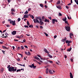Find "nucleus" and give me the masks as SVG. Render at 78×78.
Segmentation results:
<instances>
[{
	"label": "nucleus",
	"mask_w": 78,
	"mask_h": 78,
	"mask_svg": "<svg viewBox=\"0 0 78 78\" xmlns=\"http://www.w3.org/2000/svg\"><path fill=\"white\" fill-rule=\"evenodd\" d=\"M54 20V21L55 22H58V20H56L55 19H53Z\"/></svg>",
	"instance_id": "48"
},
{
	"label": "nucleus",
	"mask_w": 78,
	"mask_h": 78,
	"mask_svg": "<svg viewBox=\"0 0 78 78\" xmlns=\"http://www.w3.org/2000/svg\"><path fill=\"white\" fill-rule=\"evenodd\" d=\"M16 31H13L12 32V35H15V34H16Z\"/></svg>",
	"instance_id": "8"
},
{
	"label": "nucleus",
	"mask_w": 78,
	"mask_h": 78,
	"mask_svg": "<svg viewBox=\"0 0 78 78\" xmlns=\"http://www.w3.org/2000/svg\"><path fill=\"white\" fill-rule=\"evenodd\" d=\"M29 27L30 28H33V25H30L29 26Z\"/></svg>",
	"instance_id": "38"
},
{
	"label": "nucleus",
	"mask_w": 78,
	"mask_h": 78,
	"mask_svg": "<svg viewBox=\"0 0 78 78\" xmlns=\"http://www.w3.org/2000/svg\"><path fill=\"white\" fill-rule=\"evenodd\" d=\"M65 21V23H67V21Z\"/></svg>",
	"instance_id": "64"
},
{
	"label": "nucleus",
	"mask_w": 78,
	"mask_h": 78,
	"mask_svg": "<svg viewBox=\"0 0 78 78\" xmlns=\"http://www.w3.org/2000/svg\"><path fill=\"white\" fill-rule=\"evenodd\" d=\"M40 6L41 7V8H44V5L42 4H40Z\"/></svg>",
	"instance_id": "28"
},
{
	"label": "nucleus",
	"mask_w": 78,
	"mask_h": 78,
	"mask_svg": "<svg viewBox=\"0 0 78 78\" xmlns=\"http://www.w3.org/2000/svg\"><path fill=\"white\" fill-rule=\"evenodd\" d=\"M31 8H29L28 9V11H31Z\"/></svg>",
	"instance_id": "45"
},
{
	"label": "nucleus",
	"mask_w": 78,
	"mask_h": 78,
	"mask_svg": "<svg viewBox=\"0 0 78 78\" xmlns=\"http://www.w3.org/2000/svg\"><path fill=\"white\" fill-rule=\"evenodd\" d=\"M56 37H57V36H56V35L54 36V39H56Z\"/></svg>",
	"instance_id": "53"
},
{
	"label": "nucleus",
	"mask_w": 78,
	"mask_h": 78,
	"mask_svg": "<svg viewBox=\"0 0 78 78\" xmlns=\"http://www.w3.org/2000/svg\"><path fill=\"white\" fill-rule=\"evenodd\" d=\"M3 7L5 8L6 7V4H3Z\"/></svg>",
	"instance_id": "42"
},
{
	"label": "nucleus",
	"mask_w": 78,
	"mask_h": 78,
	"mask_svg": "<svg viewBox=\"0 0 78 78\" xmlns=\"http://www.w3.org/2000/svg\"><path fill=\"white\" fill-rule=\"evenodd\" d=\"M25 54H26V55H28L29 56L31 55V54L30 53V52L29 51H25Z\"/></svg>",
	"instance_id": "6"
},
{
	"label": "nucleus",
	"mask_w": 78,
	"mask_h": 78,
	"mask_svg": "<svg viewBox=\"0 0 78 78\" xmlns=\"http://www.w3.org/2000/svg\"><path fill=\"white\" fill-rule=\"evenodd\" d=\"M20 49V47H18L17 48V50H19Z\"/></svg>",
	"instance_id": "57"
},
{
	"label": "nucleus",
	"mask_w": 78,
	"mask_h": 78,
	"mask_svg": "<svg viewBox=\"0 0 78 78\" xmlns=\"http://www.w3.org/2000/svg\"><path fill=\"white\" fill-rule=\"evenodd\" d=\"M12 20H11V19H9V20H8V22H10V21H11Z\"/></svg>",
	"instance_id": "60"
},
{
	"label": "nucleus",
	"mask_w": 78,
	"mask_h": 78,
	"mask_svg": "<svg viewBox=\"0 0 78 78\" xmlns=\"http://www.w3.org/2000/svg\"><path fill=\"white\" fill-rule=\"evenodd\" d=\"M14 12H12L11 14L12 15H14Z\"/></svg>",
	"instance_id": "50"
},
{
	"label": "nucleus",
	"mask_w": 78,
	"mask_h": 78,
	"mask_svg": "<svg viewBox=\"0 0 78 78\" xmlns=\"http://www.w3.org/2000/svg\"><path fill=\"white\" fill-rule=\"evenodd\" d=\"M20 69H19L17 70L16 72H20Z\"/></svg>",
	"instance_id": "49"
},
{
	"label": "nucleus",
	"mask_w": 78,
	"mask_h": 78,
	"mask_svg": "<svg viewBox=\"0 0 78 78\" xmlns=\"http://www.w3.org/2000/svg\"><path fill=\"white\" fill-rule=\"evenodd\" d=\"M41 60H46V58H41Z\"/></svg>",
	"instance_id": "34"
},
{
	"label": "nucleus",
	"mask_w": 78,
	"mask_h": 78,
	"mask_svg": "<svg viewBox=\"0 0 78 78\" xmlns=\"http://www.w3.org/2000/svg\"><path fill=\"white\" fill-rule=\"evenodd\" d=\"M20 18H19L17 19L18 22H20Z\"/></svg>",
	"instance_id": "39"
},
{
	"label": "nucleus",
	"mask_w": 78,
	"mask_h": 78,
	"mask_svg": "<svg viewBox=\"0 0 78 78\" xmlns=\"http://www.w3.org/2000/svg\"><path fill=\"white\" fill-rule=\"evenodd\" d=\"M70 78H73V75H72V73L71 72L70 73Z\"/></svg>",
	"instance_id": "17"
},
{
	"label": "nucleus",
	"mask_w": 78,
	"mask_h": 78,
	"mask_svg": "<svg viewBox=\"0 0 78 78\" xmlns=\"http://www.w3.org/2000/svg\"><path fill=\"white\" fill-rule=\"evenodd\" d=\"M66 41V37H65V39L62 40V41L63 42H65V41Z\"/></svg>",
	"instance_id": "27"
},
{
	"label": "nucleus",
	"mask_w": 78,
	"mask_h": 78,
	"mask_svg": "<svg viewBox=\"0 0 78 78\" xmlns=\"http://www.w3.org/2000/svg\"><path fill=\"white\" fill-rule=\"evenodd\" d=\"M24 47L26 48H28V47L27 45H24Z\"/></svg>",
	"instance_id": "56"
},
{
	"label": "nucleus",
	"mask_w": 78,
	"mask_h": 78,
	"mask_svg": "<svg viewBox=\"0 0 78 78\" xmlns=\"http://www.w3.org/2000/svg\"><path fill=\"white\" fill-rule=\"evenodd\" d=\"M29 66L31 67V68H33V69H36V66H34V64H33Z\"/></svg>",
	"instance_id": "3"
},
{
	"label": "nucleus",
	"mask_w": 78,
	"mask_h": 78,
	"mask_svg": "<svg viewBox=\"0 0 78 78\" xmlns=\"http://www.w3.org/2000/svg\"><path fill=\"white\" fill-rule=\"evenodd\" d=\"M65 27L66 28V29L68 31H70V27L68 26H66Z\"/></svg>",
	"instance_id": "4"
},
{
	"label": "nucleus",
	"mask_w": 78,
	"mask_h": 78,
	"mask_svg": "<svg viewBox=\"0 0 78 78\" xmlns=\"http://www.w3.org/2000/svg\"><path fill=\"white\" fill-rule=\"evenodd\" d=\"M28 13V11L26 10V12H24V14H27Z\"/></svg>",
	"instance_id": "32"
},
{
	"label": "nucleus",
	"mask_w": 78,
	"mask_h": 78,
	"mask_svg": "<svg viewBox=\"0 0 78 78\" xmlns=\"http://www.w3.org/2000/svg\"><path fill=\"white\" fill-rule=\"evenodd\" d=\"M66 8H67V9H69V7L68 6H66Z\"/></svg>",
	"instance_id": "63"
},
{
	"label": "nucleus",
	"mask_w": 78,
	"mask_h": 78,
	"mask_svg": "<svg viewBox=\"0 0 78 78\" xmlns=\"http://www.w3.org/2000/svg\"><path fill=\"white\" fill-rule=\"evenodd\" d=\"M8 0V3H10L11 2V0Z\"/></svg>",
	"instance_id": "61"
},
{
	"label": "nucleus",
	"mask_w": 78,
	"mask_h": 78,
	"mask_svg": "<svg viewBox=\"0 0 78 78\" xmlns=\"http://www.w3.org/2000/svg\"><path fill=\"white\" fill-rule=\"evenodd\" d=\"M11 12H15V9H12L11 10Z\"/></svg>",
	"instance_id": "23"
},
{
	"label": "nucleus",
	"mask_w": 78,
	"mask_h": 78,
	"mask_svg": "<svg viewBox=\"0 0 78 78\" xmlns=\"http://www.w3.org/2000/svg\"><path fill=\"white\" fill-rule=\"evenodd\" d=\"M29 16H30V17H31V18H32V19H34V16H33L32 15H31L30 14L29 15Z\"/></svg>",
	"instance_id": "15"
},
{
	"label": "nucleus",
	"mask_w": 78,
	"mask_h": 78,
	"mask_svg": "<svg viewBox=\"0 0 78 78\" xmlns=\"http://www.w3.org/2000/svg\"><path fill=\"white\" fill-rule=\"evenodd\" d=\"M71 50H72V48H70L68 49H67V51H71Z\"/></svg>",
	"instance_id": "21"
},
{
	"label": "nucleus",
	"mask_w": 78,
	"mask_h": 78,
	"mask_svg": "<svg viewBox=\"0 0 78 78\" xmlns=\"http://www.w3.org/2000/svg\"><path fill=\"white\" fill-rule=\"evenodd\" d=\"M56 7H57V8H58L59 9H62V7H61V6L60 5H59L58 6H56Z\"/></svg>",
	"instance_id": "13"
},
{
	"label": "nucleus",
	"mask_w": 78,
	"mask_h": 78,
	"mask_svg": "<svg viewBox=\"0 0 78 78\" xmlns=\"http://www.w3.org/2000/svg\"><path fill=\"white\" fill-rule=\"evenodd\" d=\"M33 21L35 23H39V21L37 19H34Z\"/></svg>",
	"instance_id": "2"
},
{
	"label": "nucleus",
	"mask_w": 78,
	"mask_h": 78,
	"mask_svg": "<svg viewBox=\"0 0 78 78\" xmlns=\"http://www.w3.org/2000/svg\"><path fill=\"white\" fill-rule=\"evenodd\" d=\"M35 59H37V60H39V61H41L40 58H39L38 57H37L36 56H35L34 57Z\"/></svg>",
	"instance_id": "16"
},
{
	"label": "nucleus",
	"mask_w": 78,
	"mask_h": 78,
	"mask_svg": "<svg viewBox=\"0 0 78 78\" xmlns=\"http://www.w3.org/2000/svg\"><path fill=\"white\" fill-rule=\"evenodd\" d=\"M12 25L14 26L16 25V21H13V23H12Z\"/></svg>",
	"instance_id": "18"
},
{
	"label": "nucleus",
	"mask_w": 78,
	"mask_h": 78,
	"mask_svg": "<svg viewBox=\"0 0 78 78\" xmlns=\"http://www.w3.org/2000/svg\"><path fill=\"white\" fill-rule=\"evenodd\" d=\"M29 16V15H28L25 14L24 15L23 18H28V17Z\"/></svg>",
	"instance_id": "11"
},
{
	"label": "nucleus",
	"mask_w": 78,
	"mask_h": 78,
	"mask_svg": "<svg viewBox=\"0 0 78 78\" xmlns=\"http://www.w3.org/2000/svg\"><path fill=\"white\" fill-rule=\"evenodd\" d=\"M16 61H20V58H17L16 59Z\"/></svg>",
	"instance_id": "40"
},
{
	"label": "nucleus",
	"mask_w": 78,
	"mask_h": 78,
	"mask_svg": "<svg viewBox=\"0 0 78 78\" xmlns=\"http://www.w3.org/2000/svg\"><path fill=\"white\" fill-rule=\"evenodd\" d=\"M67 17H68V19H72L71 18H70V17H69V16H67Z\"/></svg>",
	"instance_id": "58"
},
{
	"label": "nucleus",
	"mask_w": 78,
	"mask_h": 78,
	"mask_svg": "<svg viewBox=\"0 0 78 78\" xmlns=\"http://www.w3.org/2000/svg\"><path fill=\"white\" fill-rule=\"evenodd\" d=\"M44 51H45L46 53H48V52L47 50V49H46V48L44 49Z\"/></svg>",
	"instance_id": "20"
},
{
	"label": "nucleus",
	"mask_w": 78,
	"mask_h": 78,
	"mask_svg": "<svg viewBox=\"0 0 78 78\" xmlns=\"http://www.w3.org/2000/svg\"><path fill=\"white\" fill-rule=\"evenodd\" d=\"M47 61L48 62H50V63H51V64L53 63V62L51 60H47Z\"/></svg>",
	"instance_id": "26"
},
{
	"label": "nucleus",
	"mask_w": 78,
	"mask_h": 78,
	"mask_svg": "<svg viewBox=\"0 0 78 78\" xmlns=\"http://www.w3.org/2000/svg\"><path fill=\"white\" fill-rule=\"evenodd\" d=\"M48 72L50 73V74L51 75H53V72L52 70H49Z\"/></svg>",
	"instance_id": "7"
},
{
	"label": "nucleus",
	"mask_w": 78,
	"mask_h": 78,
	"mask_svg": "<svg viewBox=\"0 0 78 78\" xmlns=\"http://www.w3.org/2000/svg\"><path fill=\"white\" fill-rule=\"evenodd\" d=\"M13 22V21H11L10 22V24H12V23Z\"/></svg>",
	"instance_id": "47"
},
{
	"label": "nucleus",
	"mask_w": 78,
	"mask_h": 78,
	"mask_svg": "<svg viewBox=\"0 0 78 78\" xmlns=\"http://www.w3.org/2000/svg\"><path fill=\"white\" fill-rule=\"evenodd\" d=\"M44 22H49L50 21H49V20H47V19H46L44 20Z\"/></svg>",
	"instance_id": "19"
},
{
	"label": "nucleus",
	"mask_w": 78,
	"mask_h": 78,
	"mask_svg": "<svg viewBox=\"0 0 78 78\" xmlns=\"http://www.w3.org/2000/svg\"><path fill=\"white\" fill-rule=\"evenodd\" d=\"M60 1H58L57 2V5H59L60 4Z\"/></svg>",
	"instance_id": "29"
},
{
	"label": "nucleus",
	"mask_w": 78,
	"mask_h": 78,
	"mask_svg": "<svg viewBox=\"0 0 78 78\" xmlns=\"http://www.w3.org/2000/svg\"><path fill=\"white\" fill-rule=\"evenodd\" d=\"M48 68H47L46 69V73L47 74H48Z\"/></svg>",
	"instance_id": "24"
},
{
	"label": "nucleus",
	"mask_w": 78,
	"mask_h": 78,
	"mask_svg": "<svg viewBox=\"0 0 78 78\" xmlns=\"http://www.w3.org/2000/svg\"><path fill=\"white\" fill-rule=\"evenodd\" d=\"M37 19H38L39 21L41 20L42 19H41V18L40 17H37Z\"/></svg>",
	"instance_id": "22"
},
{
	"label": "nucleus",
	"mask_w": 78,
	"mask_h": 78,
	"mask_svg": "<svg viewBox=\"0 0 78 78\" xmlns=\"http://www.w3.org/2000/svg\"><path fill=\"white\" fill-rule=\"evenodd\" d=\"M44 34L46 35V36H48V34H47V33H44Z\"/></svg>",
	"instance_id": "55"
},
{
	"label": "nucleus",
	"mask_w": 78,
	"mask_h": 78,
	"mask_svg": "<svg viewBox=\"0 0 78 78\" xmlns=\"http://www.w3.org/2000/svg\"><path fill=\"white\" fill-rule=\"evenodd\" d=\"M48 18L49 19H50V20H51V17H48Z\"/></svg>",
	"instance_id": "62"
},
{
	"label": "nucleus",
	"mask_w": 78,
	"mask_h": 78,
	"mask_svg": "<svg viewBox=\"0 0 78 78\" xmlns=\"http://www.w3.org/2000/svg\"><path fill=\"white\" fill-rule=\"evenodd\" d=\"M14 41H19V40H17L16 39H14Z\"/></svg>",
	"instance_id": "59"
},
{
	"label": "nucleus",
	"mask_w": 78,
	"mask_h": 78,
	"mask_svg": "<svg viewBox=\"0 0 78 78\" xmlns=\"http://www.w3.org/2000/svg\"><path fill=\"white\" fill-rule=\"evenodd\" d=\"M8 70L9 72H14L15 71L17 70V68L16 67H13L12 66L10 67L9 68Z\"/></svg>",
	"instance_id": "1"
},
{
	"label": "nucleus",
	"mask_w": 78,
	"mask_h": 78,
	"mask_svg": "<svg viewBox=\"0 0 78 78\" xmlns=\"http://www.w3.org/2000/svg\"><path fill=\"white\" fill-rule=\"evenodd\" d=\"M23 37V35H21L20 36V38H22Z\"/></svg>",
	"instance_id": "44"
},
{
	"label": "nucleus",
	"mask_w": 78,
	"mask_h": 78,
	"mask_svg": "<svg viewBox=\"0 0 78 78\" xmlns=\"http://www.w3.org/2000/svg\"><path fill=\"white\" fill-rule=\"evenodd\" d=\"M1 71H2V72H3V71H4V69L3 68H2L1 69Z\"/></svg>",
	"instance_id": "35"
},
{
	"label": "nucleus",
	"mask_w": 78,
	"mask_h": 78,
	"mask_svg": "<svg viewBox=\"0 0 78 78\" xmlns=\"http://www.w3.org/2000/svg\"><path fill=\"white\" fill-rule=\"evenodd\" d=\"M37 56L38 57H39V58H41V55H37Z\"/></svg>",
	"instance_id": "52"
},
{
	"label": "nucleus",
	"mask_w": 78,
	"mask_h": 78,
	"mask_svg": "<svg viewBox=\"0 0 78 78\" xmlns=\"http://www.w3.org/2000/svg\"><path fill=\"white\" fill-rule=\"evenodd\" d=\"M5 36H4L5 38H6V37H8V36H8L9 35L7 33H5Z\"/></svg>",
	"instance_id": "14"
},
{
	"label": "nucleus",
	"mask_w": 78,
	"mask_h": 78,
	"mask_svg": "<svg viewBox=\"0 0 78 78\" xmlns=\"http://www.w3.org/2000/svg\"><path fill=\"white\" fill-rule=\"evenodd\" d=\"M2 48L3 49H6V50H8V48L6 47L5 46H2Z\"/></svg>",
	"instance_id": "12"
},
{
	"label": "nucleus",
	"mask_w": 78,
	"mask_h": 78,
	"mask_svg": "<svg viewBox=\"0 0 78 78\" xmlns=\"http://www.w3.org/2000/svg\"><path fill=\"white\" fill-rule=\"evenodd\" d=\"M10 66V65H9L8 66H7V69H9V67H11L10 66Z\"/></svg>",
	"instance_id": "43"
},
{
	"label": "nucleus",
	"mask_w": 78,
	"mask_h": 78,
	"mask_svg": "<svg viewBox=\"0 0 78 78\" xmlns=\"http://www.w3.org/2000/svg\"><path fill=\"white\" fill-rule=\"evenodd\" d=\"M39 23V24H40L41 25H42L44 24V23L42 21V20H40Z\"/></svg>",
	"instance_id": "10"
},
{
	"label": "nucleus",
	"mask_w": 78,
	"mask_h": 78,
	"mask_svg": "<svg viewBox=\"0 0 78 78\" xmlns=\"http://www.w3.org/2000/svg\"><path fill=\"white\" fill-rule=\"evenodd\" d=\"M48 56L50 58H52V56L51 55H48Z\"/></svg>",
	"instance_id": "41"
},
{
	"label": "nucleus",
	"mask_w": 78,
	"mask_h": 78,
	"mask_svg": "<svg viewBox=\"0 0 78 78\" xmlns=\"http://www.w3.org/2000/svg\"><path fill=\"white\" fill-rule=\"evenodd\" d=\"M52 20V23L53 24H55V20H54V19H53Z\"/></svg>",
	"instance_id": "33"
},
{
	"label": "nucleus",
	"mask_w": 78,
	"mask_h": 78,
	"mask_svg": "<svg viewBox=\"0 0 78 78\" xmlns=\"http://www.w3.org/2000/svg\"><path fill=\"white\" fill-rule=\"evenodd\" d=\"M0 50H2V53H3L4 54H5V51L3 50H2V49H0Z\"/></svg>",
	"instance_id": "54"
},
{
	"label": "nucleus",
	"mask_w": 78,
	"mask_h": 78,
	"mask_svg": "<svg viewBox=\"0 0 78 78\" xmlns=\"http://www.w3.org/2000/svg\"><path fill=\"white\" fill-rule=\"evenodd\" d=\"M21 50H23V48H24L23 47V46H21Z\"/></svg>",
	"instance_id": "46"
},
{
	"label": "nucleus",
	"mask_w": 78,
	"mask_h": 78,
	"mask_svg": "<svg viewBox=\"0 0 78 78\" xmlns=\"http://www.w3.org/2000/svg\"><path fill=\"white\" fill-rule=\"evenodd\" d=\"M24 28H28V26L24 25Z\"/></svg>",
	"instance_id": "37"
},
{
	"label": "nucleus",
	"mask_w": 78,
	"mask_h": 78,
	"mask_svg": "<svg viewBox=\"0 0 78 78\" xmlns=\"http://www.w3.org/2000/svg\"><path fill=\"white\" fill-rule=\"evenodd\" d=\"M75 2L76 3L77 5H78V0H75Z\"/></svg>",
	"instance_id": "30"
},
{
	"label": "nucleus",
	"mask_w": 78,
	"mask_h": 78,
	"mask_svg": "<svg viewBox=\"0 0 78 78\" xmlns=\"http://www.w3.org/2000/svg\"><path fill=\"white\" fill-rule=\"evenodd\" d=\"M16 38H18V39H20V36L18 35L16 36Z\"/></svg>",
	"instance_id": "36"
},
{
	"label": "nucleus",
	"mask_w": 78,
	"mask_h": 78,
	"mask_svg": "<svg viewBox=\"0 0 78 78\" xmlns=\"http://www.w3.org/2000/svg\"><path fill=\"white\" fill-rule=\"evenodd\" d=\"M69 37L71 39L73 37V34L72 33H69Z\"/></svg>",
	"instance_id": "5"
},
{
	"label": "nucleus",
	"mask_w": 78,
	"mask_h": 78,
	"mask_svg": "<svg viewBox=\"0 0 78 78\" xmlns=\"http://www.w3.org/2000/svg\"><path fill=\"white\" fill-rule=\"evenodd\" d=\"M59 16H62V14L61 13H59Z\"/></svg>",
	"instance_id": "51"
},
{
	"label": "nucleus",
	"mask_w": 78,
	"mask_h": 78,
	"mask_svg": "<svg viewBox=\"0 0 78 78\" xmlns=\"http://www.w3.org/2000/svg\"><path fill=\"white\" fill-rule=\"evenodd\" d=\"M27 25L28 26H29V25H30V23L28 21H27Z\"/></svg>",
	"instance_id": "31"
},
{
	"label": "nucleus",
	"mask_w": 78,
	"mask_h": 78,
	"mask_svg": "<svg viewBox=\"0 0 78 78\" xmlns=\"http://www.w3.org/2000/svg\"><path fill=\"white\" fill-rule=\"evenodd\" d=\"M62 20L63 21H66L67 20V18L66 17H65V18H63L62 19Z\"/></svg>",
	"instance_id": "25"
},
{
	"label": "nucleus",
	"mask_w": 78,
	"mask_h": 78,
	"mask_svg": "<svg viewBox=\"0 0 78 78\" xmlns=\"http://www.w3.org/2000/svg\"><path fill=\"white\" fill-rule=\"evenodd\" d=\"M66 44H70V43H72V42L71 41H66Z\"/></svg>",
	"instance_id": "9"
}]
</instances>
